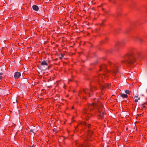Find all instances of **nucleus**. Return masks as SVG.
Listing matches in <instances>:
<instances>
[{"label": "nucleus", "mask_w": 147, "mask_h": 147, "mask_svg": "<svg viewBox=\"0 0 147 147\" xmlns=\"http://www.w3.org/2000/svg\"><path fill=\"white\" fill-rule=\"evenodd\" d=\"M126 62L129 64L133 63L136 60L134 55L132 53H129L125 57Z\"/></svg>", "instance_id": "1"}, {"label": "nucleus", "mask_w": 147, "mask_h": 147, "mask_svg": "<svg viewBox=\"0 0 147 147\" xmlns=\"http://www.w3.org/2000/svg\"><path fill=\"white\" fill-rule=\"evenodd\" d=\"M91 105L92 106L94 107H96L98 110V112H99V116L100 118H102L103 117L104 115L105 114V112H103L102 113H101L100 112L101 110H100V109H98V107H99L100 106L98 104H97L96 103H92L91 104Z\"/></svg>", "instance_id": "2"}, {"label": "nucleus", "mask_w": 147, "mask_h": 147, "mask_svg": "<svg viewBox=\"0 0 147 147\" xmlns=\"http://www.w3.org/2000/svg\"><path fill=\"white\" fill-rule=\"evenodd\" d=\"M21 75V74L20 72H17L15 73L14 77L15 78L17 79Z\"/></svg>", "instance_id": "3"}, {"label": "nucleus", "mask_w": 147, "mask_h": 147, "mask_svg": "<svg viewBox=\"0 0 147 147\" xmlns=\"http://www.w3.org/2000/svg\"><path fill=\"white\" fill-rule=\"evenodd\" d=\"M32 7L33 9L34 10L36 11H38L39 9L38 7V6H37L36 5H33L32 6Z\"/></svg>", "instance_id": "4"}, {"label": "nucleus", "mask_w": 147, "mask_h": 147, "mask_svg": "<svg viewBox=\"0 0 147 147\" xmlns=\"http://www.w3.org/2000/svg\"><path fill=\"white\" fill-rule=\"evenodd\" d=\"M118 67L115 66V67L112 71V72L115 74H116V72L117 71Z\"/></svg>", "instance_id": "5"}, {"label": "nucleus", "mask_w": 147, "mask_h": 147, "mask_svg": "<svg viewBox=\"0 0 147 147\" xmlns=\"http://www.w3.org/2000/svg\"><path fill=\"white\" fill-rule=\"evenodd\" d=\"M120 96L123 98H127V95L125 94L121 93L120 94Z\"/></svg>", "instance_id": "6"}, {"label": "nucleus", "mask_w": 147, "mask_h": 147, "mask_svg": "<svg viewBox=\"0 0 147 147\" xmlns=\"http://www.w3.org/2000/svg\"><path fill=\"white\" fill-rule=\"evenodd\" d=\"M41 65H48V64L46 62V61H42L41 63Z\"/></svg>", "instance_id": "7"}, {"label": "nucleus", "mask_w": 147, "mask_h": 147, "mask_svg": "<svg viewBox=\"0 0 147 147\" xmlns=\"http://www.w3.org/2000/svg\"><path fill=\"white\" fill-rule=\"evenodd\" d=\"M125 92L126 94H129L130 92V91L129 90H125Z\"/></svg>", "instance_id": "8"}, {"label": "nucleus", "mask_w": 147, "mask_h": 147, "mask_svg": "<svg viewBox=\"0 0 147 147\" xmlns=\"http://www.w3.org/2000/svg\"><path fill=\"white\" fill-rule=\"evenodd\" d=\"M63 57V55L62 53H61L60 55H59V58L60 59H61Z\"/></svg>", "instance_id": "9"}, {"label": "nucleus", "mask_w": 147, "mask_h": 147, "mask_svg": "<svg viewBox=\"0 0 147 147\" xmlns=\"http://www.w3.org/2000/svg\"><path fill=\"white\" fill-rule=\"evenodd\" d=\"M92 134V131L89 132L88 133V134L90 136Z\"/></svg>", "instance_id": "10"}, {"label": "nucleus", "mask_w": 147, "mask_h": 147, "mask_svg": "<svg viewBox=\"0 0 147 147\" xmlns=\"http://www.w3.org/2000/svg\"><path fill=\"white\" fill-rule=\"evenodd\" d=\"M141 106L144 108H146V107L145 106H143V104Z\"/></svg>", "instance_id": "11"}, {"label": "nucleus", "mask_w": 147, "mask_h": 147, "mask_svg": "<svg viewBox=\"0 0 147 147\" xmlns=\"http://www.w3.org/2000/svg\"><path fill=\"white\" fill-rule=\"evenodd\" d=\"M139 40L140 42H142V40L140 38H139Z\"/></svg>", "instance_id": "12"}, {"label": "nucleus", "mask_w": 147, "mask_h": 147, "mask_svg": "<svg viewBox=\"0 0 147 147\" xmlns=\"http://www.w3.org/2000/svg\"><path fill=\"white\" fill-rule=\"evenodd\" d=\"M105 65H104L103 66H102L101 67L100 66V69L102 67L103 68H105Z\"/></svg>", "instance_id": "13"}, {"label": "nucleus", "mask_w": 147, "mask_h": 147, "mask_svg": "<svg viewBox=\"0 0 147 147\" xmlns=\"http://www.w3.org/2000/svg\"><path fill=\"white\" fill-rule=\"evenodd\" d=\"M33 131H34V130H33V129H31L30 130V131H31V132H33H33H34Z\"/></svg>", "instance_id": "14"}, {"label": "nucleus", "mask_w": 147, "mask_h": 147, "mask_svg": "<svg viewBox=\"0 0 147 147\" xmlns=\"http://www.w3.org/2000/svg\"><path fill=\"white\" fill-rule=\"evenodd\" d=\"M56 131V128H54V129H53V131L54 132H55V131Z\"/></svg>", "instance_id": "15"}, {"label": "nucleus", "mask_w": 147, "mask_h": 147, "mask_svg": "<svg viewBox=\"0 0 147 147\" xmlns=\"http://www.w3.org/2000/svg\"><path fill=\"white\" fill-rule=\"evenodd\" d=\"M135 102H138V99H135Z\"/></svg>", "instance_id": "16"}, {"label": "nucleus", "mask_w": 147, "mask_h": 147, "mask_svg": "<svg viewBox=\"0 0 147 147\" xmlns=\"http://www.w3.org/2000/svg\"><path fill=\"white\" fill-rule=\"evenodd\" d=\"M21 82H22V83H23V84H24L25 83L24 82L23 80L22 81H21Z\"/></svg>", "instance_id": "17"}, {"label": "nucleus", "mask_w": 147, "mask_h": 147, "mask_svg": "<svg viewBox=\"0 0 147 147\" xmlns=\"http://www.w3.org/2000/svg\"><path fill=\"white\" fill-rule=\"evenodd\" d=\"M3 74V73H0V76H1Z\"/></svg>", "instance_id": "18"}, {"label": "nucleus", "mask_w": 147, "mask_h": 147, "mask_svg": "<svg viewBox=\"0 0 147 147\" xmlns=\"http://www.w3.org/2000/svg\"><path fill=\"white\" fill-rule=\"evenodd\" d=\"M2 78V77L1 76H0V80Z\"/></svg>", "instance_id": "19"}, {"label": "nucleus", "mask_w": 147, "mask_h": 147, "mask_svg": "<svg viewBox=\"0 0 147 147\" xmlns=\"http://www.w3.org/2000/svg\"><path fill=\"white\" fill-rule=\"evenodd\" d=\"M90 125V124H89L88 125V127H89V126Z\"/></svg>", "instance_id": "20"}, {"label": "nucleus", "mask_w": 147, "mask_h": 147, "mask_svg": "<svg viewBox=\"0 0 147 147\" xmlns=\"http://www.w3.org/2000/svg\"><path fill=\"white\" fill-rule=\"evenodd\" d=\"M138 99L139 100H140V98L139 97L138 98Z\"/></svg>", "instance_id": "21"}, {"label": "nucleus", "mask_w": 147, "mask_h": 147, "mask_svg": "<svg viewBox=\"0 0 147 147\" xmlns=\"http://www.w3.org/2000/svg\"><path fill=\"white\" fill-rule=\"evenodd\" d=\"M109 86V85H107L106 86H107V87H108Z\"/></svg>", "instance_id": "22"}, {"label": "nucleus", "mask_w": 147, "mask_h": 147, "mask_svg": "<svg viewBox=\"0 0 147 147\" xmlns=\"http://www.w3.org/2000/svg\"><path fill=\"white\" fill-rule=\"evenodd\" d=\"M90 91H92V89H90Z\"/></svg>", "instance_id": "23"}, {"label": "nucleus", "mask_w": 147, "mask_h": 147, "mask_svg": "<svg viewBox=\"0 0 147 147\" xmlns=\"http://www.w3.org/2000/svg\"><path fill=\"white\" fill-rule=\"evenodd\" d=\"M84 91H85V92H86V91H85V90H84Z\"/></svg>", "instance_id": "24"}, {"label": "nucleus", "mask_w": 147, "mask_h": 147, "mask_svg": "<svg viewBox=\"0 0 147 147\" xmlns=\"http://www.w3.org/2000/svg\"><path fill=\"white\" fill-rule=\"evenodd\" d=\"M146 91L147 92V90H146Z\"/></svg>", "instance_id": "25"}]
</instances>
